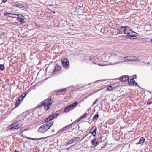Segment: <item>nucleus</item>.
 Wrapping results in <instances>:
<instances>
[{"mask_svg":"<svg viewBox=\"0 0 152 152\" xmlns=\"http://www.w3.org/2000/svg\"><path fill=\"white\" fill-rule=\"evenodd\" d=\"M99 117V115L98 114H96L93 117L92 121H94L95 120H97Z\"/></svg>","mask_w":152,"mask_h":152,"instance_id":"b1692460","label":"nucleus"},{"mask_svg":"<svg viewBox=\"0 0 152 152\" xmlns=\"http://www.w3.org/2000/svg\"><path fill=\"white\" fill-rule=\"evenodd\" d=\"M152 103V101L151 102Z\"/></svg>","mask_w":152,"mask_h":152,"instance_id":"603ef678","label":"nucleus"},{"mask_svg":"<svg viewBox=\"0 0 152 152\" xmlns=\"http://www.w3.org/2000/svg\"><path fill=\"white\" fill-rule=\"evenodd\" d=\"M44 104V107L45 110H48L50 107V106L52 104L53 100L51 98H48L43 101Z\"/></svg>","mask_w":152,"mask_h":152,"instance_id":"7ed1b4c3","label":"nucleus"},{"mask_svg":"<svg viewBox=\"0 0 152 152\" xmlns=\"http://www.w3.org/2000/svg\"><path fill=\"white\" fill-rule=\"evenodd\" d=\"M134 78H136V77Z\"/></svg>","mask_w":152,"mask_h":152,"instance_id":"3c124183","label":"nucleus"},{"mask_svg":"<svg viewBox=\"0 0 152 152\" xmlns=\"http://www.w3.org/2000/svg\"><path fill=\"white\" fill-rule=\"evenodd\" d=\"M7 1V0H2V1L3 3H5Z\"/></svg>","mask_w":152,"mask_h":152,"instance_id":"4c0bfd02","label":"nucleus"},{"mask_svg":"<svg viewBox=\"0 0 152 152\" xmlns=\"http://www.w3.org/2000/svg\"><path fill=\"white\" fill-rule=\"evenodd\" d=\"M87 115V113H85L84 115H83L82 116L80 117L79 118L80 119V120L81 119L84 118Z\"/></svg>","mask_w":152,"mask_h":152,"instance_id":"cd10ccee","label":"nucleus"},{"mask_svg":"<svg viewBox=\"0 0 152 152\" xmlns=\"http://www.w3.org/2000/svg\"><path fill=\"white\" fill-rule=\"evenodd\" d=\"M69 125H67L65 126L64 127H63L62 128H61V129H60V130H61V131H63L64 130V129H65V128L67 127H69Z\"/></svg>","mask_w":152,"mask_h":152,"instance_id":"f704fd0d","label":"nucleus"},{"mask_svg":"<svg viewBox=\"0 0 152 152\" xmlns=\"http://www.w3.org/2000/svg\"><path fill=\"white\" fill-rule=\"evenodd\" d=\"M36 27L37 28H39L40 27V26L39 25H37V24H36Z\"/></svg>","mask_w":152,"mask_h":152,"instance_id":"ea45409f","label":"nucleus"},{"mask_svg":"<svg viewBox=\"0 0 152 152\" xmlns=\"http://www.w3.org/2000/svg\"><path fill=\"white\" fill-rule=\"evenodd\" d=\"M20 115H19L18 117L16 118V119L17 120V119H18L20 118Z\"/></svg>","mask_w":152,"mask_h":152,"instance_id":"a19ab883","label":"nucleus"},{"mask_svg":"<svg viewBox=\"0 0 152 152\" xmlns=\"http://www.w3.org/2000/svg\"><path fill=\"white\" fill-rule=\"evenodd\" d=\"M131 29H129V27L127 26L126 27V28H125V30H124V33L126 35V36L128 37L129 35V34L128 33H129L130 31V30H131Z\"/></svg>","mask_w":152,"mask_h":152,"instance_id":"dca6fc26","label":"nucleus"},{"mask_svg":"<svg viewBox=\"0 0 152 152\" xmlns=\"http://www.w3.org/2000/svg\"><path fill=\"white\" fill-rule=\"evenodd\" d=\"M15 15L18 16L16 19L17 21L20 22L21 24L25 23H26V21L25 20V18L24 16L20 14H15ZM12 17L16 18L15 16H13Z\"/></svg>","mask_w":152,"mask_h":152,"instance_id":"39448f33","label":"nucleus"},{"mask_svg":"<svg viewBox=\"0 0 152 152\" xmlns=\"http://www.w3.org/2000/svg\"><path fill=\"white\" fill-rule=\"evenodd\" d=\"M98 100V99H96V100L95 101V102H93V104H95L96 102H97V101Z\"/></svg>","mask_w":152,"mask_h":152,"instance_id":"58836bf2","label":"nucleus"},{"mask_svg":"<svg viewBox=\"0 0 152 152\" xmlns=\"http://www.w3.org/2000/svg\"><path fill=\"white\" fill-rule=\"evenodd\" d=\"M63 66L66 69H68L69 67V61L67 58H63L61 60Z\"/></svg>","mask_w":152,"mask_h":152,"instance_id":"20e7f679","label":"nucleus"},{"mask_svg":"<svg viewBox=\"0 0 152 152\" xmlns=\"http://www.w3.org/2000/svg\"><path fill=\"white\" fill-rule=\"evenodd\" d=\"M137 59V57L134 56H127L124 57V60L126 62L130 61H135Z\"/></svg>","mask_w":152,"mask_h":152,"instance_id":"423d86ee","label":"nucleus"},{"mask_svg":"<svg viewBox=\"0 0 152 152\" xmlns=\"http://www.w3.org/2000/svg\"><path fill=\"white\" fill-rule=\"evenodd\" d=\"M20 121H15L11 124L9 126L10 130H13L18 129L21 128L22 126V124H19Z\"/></svg>","mask_w":152,"mask_h":152,"instance_id":"f03ea898","label":"nucleus"},{"mask_svg":"<svg viewBox=\"0 0 152 152\" xmlns=\"http://www.w3.org/2000/svg\"><path fill=\"white\" fill-rule=\"evenodd\" d=\"M38 131L40 133H44L45 132H46L45 130L44 129V128L43 126H42L39 128L38 130Z\"/></svg>","mask_w":152,"mask_h":152,"instance_id":"aec40b11","label":"nucleus"},{"mask_svg":"<svg viewBox=\"0 0 152 152\" xmlns=\"http://www.w3.org/2000/svg\"><path fill=\"white\" fill-rule=\"evenodd\" d=\"M80 119H79V118L77 119V120H76L75 121H74L73 123H72V124H70L69 125V126L72 125V124H77L78 122L80 121Z\"/></svg>","mask_w":152,"mask_h":152,"instance_id":"bb28decb","label":"nucleus"},{"mask_svg":"<svg viewBox=\"0 0 152 152\" xmlns=\"http://www.w3.org/2000/svg\"><path fill=\"white\" fill-rule=\"evenodd\" d=\"M43 103L44 102L43 101L41 102L40 103H39L37 106V107L38 108H40L41 107H42L43 106H44Z\"/></svg>","mask_w":152,"mask_h":152,"instance_id":"a878e982","label":"nucleus"},{"mask_svg":"<svg viewBox=\"0 0 152 152\" xmlns=\"http://www.w3.org/2000/svg\"><path fill=\"white\" fill-rule=\"evenodd\" d=\"M129 78L128 76L124 75L120 77V80L122 82L126 81L129 80Z\"/></svg>","mask_w":152,"mask_h":152,"instance_id":"f8f14e48","label":"nucleus"},{"mask_svg":"<svg viewBox=\"0 0 152 152\" xmlns=\"http://www.w3.org/2000/svg\"><path fill=\"white\" fill-rule=\"evenodd\" d=\"M15 152H18L16 150H15Z\"/></svg>","mask_w":152,"mask_h":152,"instance_id":"49530a36","label":"nucleus"},{"mask_svg":"<svg viewBox=\"0 0 152 152\" xmlns=\"http://www.w3.org/2000/svg\"><path fill=\"white\" fill-rule=\"evenodd\" d=\"M151 93H152V92H150V94H152Z\"/></svg>","mask_w":152,"mask_h":152,"instance_id":"8fccbe9b","label":"nucleus"},{"mask_svg":"<svg viewBox=\"0 0 152 152\" xmlns=\"http://www.w3.org/2000/svg\"><path fill=\"white\" fill-rule=\"evenodd\" d=\"M78 103L77 102H75L72 104H71L72 108L73 109L76 107L78 105Z\"/></svg>","mask_w":152,"mask_h":152,"instance_id":"4be33fe9","label":"nucleus"},{"mask_svg":"<svg viewBox=\"0 0 152 152\" xmlns=\"http://www.w3.org/2000/svg\"><path fill=\"white\" fill-rule=\"evenodd\" d=\"M100 32L103 33V34H104V33H105V32H104V28H102L100 30Z\"/></svg>","mask_w":152,"mask_h":152,"instance_id":"7c9ffc66","label":"nucleus"},{"mask_svg":"<svg viewBox=\"0 0 152 152\" xmlns=\"http://www.w3.org/2000/svg\"><path fill=\"white\" fill-rule=\"evenodd\" d=\"M97 130V128L96 126H93L90 130L89 132L91 133L96 132Z\"/></svg>","mask_w":152,"mask_h":152,"instance_id":"a211bd4d","label":"nucleus"},{"mask_svg":"<svg viewBox=\"0 0 152 152\" xmlns=\"http://www.w3.org/2000/svg\"><path fill=\"white\" fill-rule=\"evenodd\" d=\"M66 149L67 150H68V149H69V148H66Z\"/></svg>","mask_w":152,"mask_h":152,"instance_id":"a18cd8bd","label":"nucleus"},{"mask_svg":"<svg viewBox=\"0 0 152 152\" xmlns=\"http://www.w3.org/2000/svg\"><path fill=\"white\" fill-rule=\"evenodd\" d=\"M151 103H152V102H151V101H148V102H147V104H150Z\"/></svg>","mask_w":152,"mask_h":152,"instance_id":"e433bc0d","label":"nucleus"},{"mask_svg":"<svg viewBox=\"0 0 152 152\" xmlns=\"http://www.w3.org/2000/svg\"><path fill=\"white\" fill-rule=\"evenodd\" d=\"M91 143L93 145L95 146H96L98 144L97 140L96 139L94 138L92 140Z\"/></svg>","mask_w":152,"mask_h":152,"instance_id":"f3484780","label":"nucleus"},{"mask_svg":"<svg viewBox=\"0 0 152 152\" xmlns=\"http://www.w3.org/2000/svg\"><path fill=\"white\" fill-rule=\"evenodd\" d=\"M114 87L112 86V84L111 85L108 86L107 88V89L109 91H112L113 89V88Z\"/></svg>","mask_w":152,"mask_h":152,"instance_id":"5701e85b","label":"nucleus"},{"mask_svg":"<svg viewBox=\"0 0 152 152\" xmlns=\"http://www.w3.org/2000/svg\"><path fill=\"white\" fill-rule=\"evenodd\" d=\"M29 139H31V140H39V139H42V138H40V139H35V138H28Z\"/></svg>","mask_w":152,"mask_h":152,"instance_id":"72a5a7b5","label":"nucleus"},{"mask_svg":"<svg viewBox=\"0 0 152 152\" xmlns=\"http://www.w3.org/2000/svg\"><path fill=\"white\" fill-rule=\"evenodd\" d=\"M92 135H93L94 137L96 135V132H94L93 133H92Z\"/></svg>","mask_w":152,"mask_h":152,"instance_id":"c9c22d12","label":"nucleus"},{"mask_svg":"<svg viewBox=\"0 0 152 152\" xmlns=\"http://www.w3.org/2000/svg\"><path fill=\"white\" fill-rule=\"evenodd\" d=\"M54 68L53 72V73L54 74L57 73L58 71H60L62 67L60 65L56 64L54 66Z\"/></svg>","mask_w":152,"mask_h":152,"instance_id":"0eeeda50","label":"nucleus"},{"mask_svg":"<svg viewBox=\"0 0 152 152\" xmlns=\"http://www.w3.org/2000/svg\"><path fill=\"white\" fill-rule=\"evenodd\" d=\"M150 41L152 43V39Z\"/></svg>","mask_w":152,"mask_h":152,"instance_id":"de8ad7c7","label":"nucleus"},{"mask_svg":"<svg viewBox=\"0 0 152 152\" xmlns=\"http://www.w3.org/2000/svg\"><path fill=\"white\" fill-rule=\"evenodd\" d=\"M80 138V137H77L71 139L69 141L68 143L66 144V145H67L69 144H72L74 143L75 142L78 141Z\"/></svg>","mask_w":152,"mask_h":152,"instance_id":"9d476101","label":"nucleus"},{"mask_svg":"<svg viewBox=\"0 0 152 152\" xmlns=\"http://www.w3.org/2000/svg\"><path fill=\"white\" fill-rule=\"evenodd\" d=\"M129 35L128 37L129 38H132V39H136V36L134 34H137V33H136L134 32H133L132 29L131 30H130V31L129 33H128Z\"/></svg>","mask_w":152,"mask_h":152,"instance_id":"6e6552de","label":"nucleus"},{"mask_svg":"<svg viewBox=\"0 0 152 152\" xmlns=\"http://www.w3.org/2000/svg\"><path fill=\"white\" fill-rule=\"evenodd\" d=\"M66 91V89L65 88H64L57 92L56 93V94L57 95L64 94L65 93Z\"/></svg>","mask_w":152,"mask_h":152,"instance_id":"4468645a","label":"nucleus"},{"mask_svg":"<svg viewBox=\"0 0 152 152\" xmlns=\"http://www.w3.org/2000/svg\"><path fill=\"white\" fill-rule=\"evenodd\" d=\"M59 115L58 113H54L49 116L48 118L45 120V122L46 123L42 125L45 130L46 131L49 129L53 125V122L51 120L57 118Z\"/></svg>","mask_w":152,"mask_h":152,"instance_id":"f257e3e1","label":"nucleus"},{"mask_svg":"<svg viewBox=\"0 0 152 152\" xmlns=\"http://www.w3.org/2000/svg\"><path fill=\"white\" fill-rule=\"evenodd\" d=\"M15 6L20 8L24 9H25L27 8V6L26 4L20 3L15 4Z\"/></svg>","mask_w":152,"mask_h":152,"instance_id":"1a4fd4ad","label":"nucleus"},{"mask_svg":"<svg viewBox=\"0 0 152 152\" xmlns=\"http://www.w3.org/2000/svg\"><path fill=\"white\" fill-rule=\"evenodd\" d=\"M117 85V84L116 83H115V84H112V86L114 87V88H113V89L116 88L117 87H119L118 86L116 85Z\"/></svg>","mask_w":152,"mask_h":152,"instance_id":"c756f323","label":"nucleus"},{"mask_svg":"<svg viewBox=\"0 0 152 152\" xmlns=\"http://www.w3.org/2000/svg\"><path fill=\"white\" fill-rule=\"evenodd\" d=\"M15 15V14L10 13L9 12H6L4 13V15L5 16H8L9 15Z\"/></svg>","mask_w":152,"mask_h":152,"instance_id":"393cba45","label":"nucleus"},{"mask_svg":"<svg viewBox=\"0 0 152 152\" xmlns=\"http://www.w3.org/2000/svg\"><path fill=\"white\" fill-rule=\"evenodd\" d=\"M126 27L125 26H121L118 29H117V33L118 34H122L123 32L124 33L125 28H126Z\"/></svg>","mask_w":152,"mask_h":152,"instance_id":"9b49d317","label":"nucleus"},{"mask_svg":"<svg viewBox=\"0 0 152 152\" xmlns=\"http://www.w3.org/2000/svg\"><path fill=\"white\" fill-rule=\"evenodd\" d=\"M89 60H94V59H93V58H92V59H91V58H90V59H89Z\"/></svg>","mask_w":152,"mask_h":152,"instance_id":"37998d69","label":"nucleus"},{"mask_svg":"<svg viewBox=\"0 0 152 152\" xmlns=\"http://www.w3.org/2000/svg\"><path fill=\"white\" fill-rule=\"evenodd\" d=\"M72 109H73V108H72L71 105L70 104L69 106L65 107L64 109V111L65 112H67Z\"/></svg>","mask_w":152,"mask_h":152,"instance_id":"2eb2a0df","label":"nucleus"},{"mask_svg":"<svg viewBox=\"0 0 152 152\" xmlns=\"http://www.w3.org/2000/svg\"><path fill=\"white\" fill-rule=\"evenodd\" d=\"M27 94L26 93H24L22 94L21 96H22V99H24V98L26 96Z\"/></svg>","mask_w":152,"mask_h":152,"instance_id":"473e14b6","label":"nucleus"},{"mask_svg":"<svg viewBox=\"0 0 152 152\" xmlns=\"http://www.w3.org/2000/svg\"><path fill=\"white\" fill-rule=\"evenodd\" d=\"M61 131V130H59L58 131V132H57V133H59V132H60Z\"/></svg>","mask_w":152,"mask_h":152,"instance_id":"79ce46f5","label":"nucleus"},{"mask_svg":"<svg viewBox=\"0 0 152 152\" xmlns=\"http://www.w3.org/2000/svg\"><path fill=\"white\" fill-rule=\"evenodd\" d=\"M7 82H9V80L8 79H7Z\"/></svg>","mask_w":152,"mask_h":152,"instance_id":"c03bdc74","label":"nucleus"},{"mask_svg":"<svg viewBox=\"0 0 152 152\" xmlns=\"http://www.w3.org/2000/svg\"><path fill=\"white\" fill-rule=\"evenodd\" d=\"M22 96H20L18 98V99L19 100L21 101L22 102L23 101V99H22Z\"/></svg>","mask_w":152,"mask_h":152,"instance_id":"2f4dec72","label":"nucleus"},{"mask_svg":"<svg viewBox=\"0 0 152 152\" xmlns=\"http://www.w3.org/2000/svg\"><path fill=\"white\" fill-rule=\"evenodd\" d=\"M129 84L130 86H133L134 85V83L136 84V86H137V83L135 81L134 78H132L130 79L128 81Z\"/></svg>","mask_w":152,"mask_h":152,"instance_id":"ddd939ff","label":"nucleus"},{"mask_svg":"<svg viewBox=\"0 0 152 152\" xmlns=\"http://www.w3.org/2000/svg\"><path fill=\"white\" fill-rule=\"evenodd\" d=\"M5 68L4 66V65L0 64V70L1 71H3L4 70Z\"/></svg>","mask_w":152,"mask_h":152,"instance_id":"c85d7f7f","label":"nucleus"},{"mask_svg":"<svg viewBox=\"0 0 152 152\" xmlns=\"http://www.w3.org/2000/svg\"><path fill=\"white\" fill-rule=\"evenodd\" d=\"M52 132H54V130H52Z\"/></svg>","mask_w":152,"mask_h":152,"instance_id":"09e8293b","label":"nucleus"},{"mask_svg":"<svg viewBox=\"0 0 152 152\" xmlns=\"http://www.w3.org/2000/svg\"><path fill=\"white\" fill-rule=\"evenodd\" d=\"M22 102L21 101H20V100H17L15 103V108H16L18 107L20 104Z\"/></svg>","mask_w":152,"mask_h":152,"instance_id":"412c9836","label":"nucleus"},{"mask_svg":"<svg viewBox=\"0 0 152 152\" xmlns=\"http://www.w3.org/2000/svg\"><path fill=\"white\" fill-rule=\"evenodd\" d=\"M145 141V139L143 137H141L140 139V140L139 142L137 143V144H143Z\"/></svg>","mask_w":152,"mask_h":152,"instance_id":"6ab92c4d","label":"nucleus"}]
</instances>
